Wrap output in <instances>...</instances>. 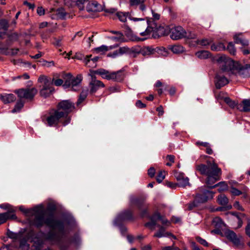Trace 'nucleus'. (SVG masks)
Masks as SVG:
<instances>
[{
	"instance_id": "f257e3e1",
	"label": "nucleus",
	"mask_w": 250,
	"mask_h": 250,
	"mask_svg": "<svg viewBox=\"0 0 250 250\" xmlns=\"http://www.w3.org/2000/svg\"><path fill=\"white\" fill-rule=\"evenodd\" d=\"M208 160L207 165L200 164L196 166V169L201 174L207 176L206 180V184L209 188H213L218 187V191L219 192L228 190V186L225 182H221L217 184L213 185L216 182L220 179L222 170L217 164L214 162V160Z\"/></svg>"
},
{
	"instance_id": "f03ea898",
	"label": "nucleus",
	"mask_w": 250,
	"mask_h": 250,
	"mask_svg": "<svg viewBox=\"0 0 250 250\" xmlns=\"http://www.w3.org/2000/svg\"><path fill=\"white\" fill-rule=\"evenodd\" d=\"M224 59V57H221L217 60L218 62H221L220 68L222 72L226 73L229 75H238L245 78L250 77V63L243 65L238 62L230 60L222 62Z\"/></svg>"
},
{
	"instance_id": "7ed1b4c3",
	"label": "nucleus",
	"mask_w": 250,
	"mask_h": 250,
	"mask_svg": "<svg viewBox=\"0 0 250 250\" xmlns=\"http://www.w3.org/2000/svg\"><path fill=\"white\" fill-rule=\"evenodd\" d=\"M35 218L33 224L37 228H40L45 224L49 228L55 229L58 227L61 231L64 229V223L61 220L56 219L53 213L50 214L46 218H44V211L35 208Z\"/></svg>"
},
{
	"instance_id": "20e7f679",
	"label": "nucleus",
	"mask_w": 250,
	"mask_h": 250,
	"mask_svg": "<svg viewBox=\"0 0 250 250\" xmlns=\"http://www.w3.org/2000/svg\"><path fill=\"white\" fill-rule=\"evenodd\" d=\"M94 74H98L104 79L112 80L115 82H120L125 78L124 70H120L115 72H110L105 69L101 68L93 71Z\"/></svg>"
},
{
	"instance_id": "39448f33",
	"label": "nucleus",
	"mask_w": 250,
	"mask_h": 250,
	"mask_svg": "<svg viewBox=\"0 0 250 250\" xmlns=\"http://www.w3.org/2000/svg\"><path fill=\"white\" fill-rule=\"evenodd\" d=\"M74 109V104L70 100H63L58 104L57 109L63 113V117H64L63 125L65 126L70 122L71 118L68 115L69 113L72 112Z\"/></svg>"
},
{
	"instance_id": "423d86ee",
	"label": "nucleus",
	"mask_w": 250,
	"mask_h": 250,
	"mask_svg": "<svg viewBox=\"0 0 250 250\" xmlns=\"http://www.w3.org/2000/svg\"><path fill=\"white\" fill-rule=\"evenodd\" d=\"M38 81L42 83V88L40 90L41 96L46 98L51 95L54 91V88L51 81L44 76H41Z\"/></svg>"
},
{
	"instance_id": "0eeeda50",
	"label": "nucleus",
	"mask_w": 250,
	"mask_h": 250,
	"mask_svg": "<svg viewBox=\"0 0 250 250\" xmlns=\"http://www.w3.org/2000/svg\"><path fill=\"white\" fill-rule=\"evenodd\" d=\"M62 77L64 80V83L63 86L64 88H67L71 86V89L76 91L77 89L75 87L78 86L83 80L82 75H78L76 77H73L70 73H64Z\"/></svg>"
},
{
	"instance_id": "6e6552de",
	"label": "nucleus",
	"mask_w": 250,
	"mask_h": 250,
	"mask_svg": "<svg viewBox=\"0 0 250 250\" xmlns=\"http://www.w3.org/2000/svg\"><path fill=\"white\" fill-rule=\"evenodd\" d=\"M146 198V196H142L139 198L131 197L130 199V203L132 205H135L140 210L142 217L148 216V206L145 204Z\"/></svg>"
},
{
	"instance_id": "1a4fd4ad",
	"label": "nucleus",
	"mask_w": 250,
	"mask_h": 250,
	"mask_svg": "<svg viewBox=\"0 0 250 250\" xmlns=\"http://www.w3.org/2000/svg\"><path fill=\"white\" fill-rule=\"evenodd\" d=\"M58 228L60 232H56L55 231L51 230L48 231L44 235V239L50 242L52 245H61L63 241V235L64 229L63 231H61Z\"/></svg>"
},
{
	"instance_id": "9d476101",
	"label": "nucleus",
	"mask_w": 250,
	"mask_h": 250,
	"mask_svg": "<svg viewBox=\"0 0 250 250\" xmlns=\"http://www.w3.org/2000/svg\"><path fill=\"white\" fill-rule=\"evenodd\" d=\"M46 121L48 125L50 126H55L59 122L63 124V122L64 121L63 113L58 111L57 109L54 110L52 112H50L46 119Z\"/></svg>"
},
{
	"instance_id": "9b49d317",
	"label": "nucleus",
	"mask_w": 250,
	"mask_h": 250,
	"mask_svg": "<svg viewBox=\"0 0 250 250\" xmlns=\"http://www.w3.org/2000/svg\"><path fill=\"white\" fill-rule=\"evenodd\" d=\"M95 70H90L89 75L91 77V80L88 84V90L90 94H95L100 88H103L105 86L104 83L101 81L96 79L93 71Z\"/></svg>"
},
{
	"instance_id": "f8f14e48",
	"label": "nucleus",
	"mask_w": 250,
	"mask_h": 250,
	"mask_svg": "<svg viewBox=\"0 0 250 250\" xmlns=\"http://www.w3.org/2000/svg\"><path fill=\"white\" fill-rule=\"evenodd\" d=\"M214 194V193L212 191L201 188H200L199 192L196 195L195 200L198 202L204 203L208 200L212 199Z\"/></svg>"
},
{
	"instance_id": "ddd939ff",
	"label": "nucleus",
	"mask_w": 250,
	"mask_h": 250,
	"mask_svg": "<svg viewBox=\"0 0 250 250\" xmlns=\"http://www.w3.org/2000/svg\"><path fill=\"white\" fill-rule=\"evenodd\" d=\"M134 219L132 211L130 209L125 210L120 213L114 220V223L119 225L126 221H132Z\"/></svg>"
},
{
	"instance_id": "4468645a",
	"label": "nucleus",
	"mask_w": 250,
	"mask_h": 250,
	"mask_svg": "<svg viewBox=\"0 0 250 250\" xmlns=\"http://www.w3.org/2000/svg\"><path fill=\"white\" fill-rule=\"evenodd\" d=\"M16 93L19 97L28 100H32L37 93V90L35 88L20 89L16 91Z\"/></svg>"
},
{
	"instance_id": "2eb2a0df",
	"label": "nucleus",
	"mask_w": 250,
	"mask_h": 250,
	"mask_svg": "<svg viewBox=\"0 0 250 250\" xmlns=\"http://www.w3.org/2000/svg\"><path fill=\"white\" fill-rule=\"evenodd\" d=\"M170 36L172 39L177 40L185 38L186 36V32L182 27L175 26L170 29Z\"/></svg>"
},
{
	"instance_id": "dca6fc26",
	"label": "nucleus",
	"mask_w": 250,
	"mask_h": 250,
	"mask_svg": "<svg viewBox=\"0 0 250 250\" xmlns=\"http://www.w3.org/2000/svg\"><path fill=\"white\" fill-rule=\"evenodd\" d=\"M226 235L227 238L235 245L238 246L241 245V239L242 238L241 236H237L234 232L230 230L227 231Z\"/></svg>"
},
{
	"instance_id": "f3484780",
	"label": "nucleus",
	"mask_w": 250,
	"mask_h": 250,
	"mask_svg": "<svg viewBox=\"0 0 250 250\" xmlns=\"http://www.w3.org/2000/svg\"><path fill=\"white\" fill-rule=\"evenodd\" d=\"M147 23L148 24V27L146 29V30L144 32L140 33V35L142 36H147V37L144 38H137L136 39V40L137 41H143L147 39L148 37L150 36V33L153 31V29L156 28V24L154 23V26L152 25L151 26H150V24L148 22V21H147Z\"/></svg>"
},
{
	"instance_id": "a211bd4d",
	"label": "nucleus",
	"mask_w": 250,
	"mask_h": 250,
	"mask_svg": "<svg viewBox=\"0 0 250 250\" xmlns=\"http://www.w3.org/2000/svg\"><path fill=\"white\" fill-rule=\"evenodd\" d=\"M229 83L228 80L224 76H221L219 73L216 74L215 77L216 87L220 89Z\"/></svg>"
},
{
	"instance_id": "6ab92c4d",
	"label": "nucleus",
	"mask_w": 250,
	"mask_h": 250,
	"mask_svg": "<svg viewBox=\"0 0 250 250\" xmlns=\"http://www.w3.org/2000/svg\"><path fill=\"white\" fill-rule=\"evenodd\" d=\"M16 216L13 210H9L7 212L0 213V225L5 223L8 219H16Z\"/></svg>"
},
{
	"instance_id": "aec40b11",
	"label": "nucleus",
	"mask_w": 250,
	"mask_h": 250,
	"mask_svg": "<svg viewBox=\"0 0 250 250\" xmlns=\"http://www.w3.org/2000/svg\"><path fill=\"white\" fill-rule=\"evenodd\" d=\"M129 50V48L127 47H120L118 50H115L113 52L109 53L107 54V56L115 58L124 54L127 53Z\"/></svg>"
},
{
	"instance_id": "412c9836",
	"label": "nucleus",
	"mask_w": 250,
	"mask_h": 250,
	"mask_svg": "<svg viewBox=\"0 0 250 250\" xmlns=\"http://www.w3.org/2000/svg\"><path fill=\"white\" fill-rule=\"evenodd\" d=\"M237 108L241 111L249 112L250 111V100H244L242 103L238 104Z\"/></svg>"
},
{
	"instance_id": "4be33fe9",
	"label": "nucleus",
	"mask_w": 250,
	"mask_h": 250,
	"mask_svg": "<svg viewBox=\"0 0 250 250\" xmlns=\"http://www.w3.org/2000/svg\"><path fill=\"white\" fill-rule=\"evenodd\" d=\"M234 42L237 44H240L243 46H248L249 42L245 39L241 33L235 35L233 37Z\"/></svg>"
},
{
	"instance_id": "5701e85b",
	"label": "nucleus",
	"mask_w": 250,
	"mask_h": 250,
	"mask_svg": "<svg viewBox=\"0 0 250 250\" xmlns=\"http://www.w3.org/2000/svg\"><path fill=\"white\" fill-rule=\"evenodd\" d=\"M9 27V22L5 19L0 20V37L5 34Z\"/></svg>"
},
{
	"instance_id": "b1692460",
	"label": "nucleus",
	"mask_w": 250,
	"mask_h": 250,
	"mask_svg": "<svg viewBox=\"0 0 250 250\" xmlns=\"http://www.w3.org/2000/svg\"><path fill=\"white\" fill-rule=\"evenodd\" d=\"M91 56H86L85 58V63L90 67H95L96 66V62L99 60L98 57H95L92 59H90Z\"/></svg>"
},
{
	"instance_id": "393cba45",
	"label": "nucleus",
	"mask_w": 250,
	"mask_h": 250,
	"mask_svg": "<svg viewBox=\"0 0 250 250\" xmlns=\"http://www.w3.org/2000/svg\"><path fill=\"white\" fill-rule=\"evenodd\" d=\"M155 52L154 49L150 46L141 47V54L144 56H149Z\"/></svg>"
},
{
	"instance_id": "a878e982",
	"label": "nucleus",
	"mask_w": 250,
	"mask_h": 250,
	"mask_svg": "<svg viewBox=\"0 0 250 250\" xmlns=\"http://www.w3.org/2000/svg\"><path fill=\"white\" fill-rule=\"evenodd\" d=\"M212 223L214 227L218 229H222L224 226L222 220L219 217L214 218Z\"/></svg>"
},
{
	"instance_id": "bb28decb",
	"label": "nucleus",
	"mask_w": 250,
	"mask_h": 250,
	"mask_svg": "<svg viewBox=\"0 0 250 250\" xmlns=\"http://www.w3.org/2000/svg\"><path fill=\"white\" fill-rule=\"evenodd\" d=\"M1 99L4 104H8L14 102L15 99V96L12 94H6L1 96Z\"/></svg>"
},
{
	"instance_id": "cd10ccee",
	"label": "nucleus",
	"mask_w": 250,
	"mask_h": 250,
	"mask_svg": "<svg viewBox=\"0 0 250 250\" xmlns=\"http://www.w3.org/2000/svg\"><path fill=\"white\" fill-rule=\"evenodd\" d=\"M88 92H89V91L87 88L84 89L82 90L80 95L79 98L77 102V105H79L80 104H81L86 99Z\"/></svg>"
},
{
	"instance_id": "c85d7f7f",
	"label": "nucleus",
	"mask_w": 250,
	"mask_h": 250,
	"mask_svg": "<svg viewBox=\"0 0 250 250\" xmlns=\"http://www.w3.org/2000/svg\"><path fill=\"white\" fill-rule=\"evenodd\" d=\"M211 50L214 51H220L226 50L225 45L222 42L213 44L211 45Z\"/></svg>"
},
{
	"instance_id": "c756f323",
	"label": "nucleus",
	"mask_w": 250,
	"mask_h": 250,
	"mask_svg": "<svg viewBox=\"0 0 250 250\" xmlns=\"http://www.w3.org/2000/svg\"><path fill=\"white\" fill-rule=\"evenodd\" d=\"M98 6L99 4L97 2L93 3L88 2L86 6V9L87 11L88 12H96L99 11L98 8Z\"/></svg>"
},
{
	"instance_id": "7c9ffc66",
	"label": "nucleus",
	"mask_w": 250,
	"mask_h": 250,
	"mask_svg": "<svg viewBox=\"0 0 250 250\" xmlns=\"http://www.w3.org/2000/svg\"><path fill=\"white\" fill-rule=\"evenodd\" d=\"M196 56L199 59H206L210 56V53L208 51L202 50L196 53Z\"/></svg>"
},
{
	"instance_id": "2f4dec72",
	"label": "nucleus",
	"mask_w": 250,
	"mask_h": 250,
	"mask_svg": "<svg viewBox=\"0 0 250 250\" xmlns=\"http://www.w3.org/2000/svg\"><path fill=\"white\" fill-rule=\"evenodd\" d=\"M117 47V45L107 46L106 45H103L100 47H98L95 49V50L98 53H104L108 50L111 49L113 48Z\"/></svg>"
},
{
	"instance_id": "473e14b6",
	"label": "nucleus",
	"mask_w": 250,
	"mask_h": 250,
	"mask_svg": "<svg viewBox=\"0 0 250 250\" xmlns=\"http://www.w3.org/2000/svg\"><path fill=\"white\" fill-rule=\"evenodd\" d=\"M127 53L131 54L133 57H136L138 55L141 54V47L139 46L133 47L129 49Z\"/></svg>"
},
{
	"instance_id": "72a5a7b5",
	"label": "nucleus",
	"mask_w": 250,
	"mask_h": 250,
	"mask_svg": "<svg viewBox=\"0 0 250 250\" xmlns=\"http://www.w3.org/2000/svg\"><path fill=\"white\" fill-rule=\"evenodd\" d=\"M170 49L172 52L175 54H179L184 51V48L180 45H174L171 46Z\"/></svg>"
},
{
	"instance_id": "f704fd0d",
	"label": "nucleus",
	"mask_w": 250,
	"mask_h": 250,
	"mask_svg": "<svg viewBox=\"0 0 250 250\" xmlns=\"http://www.w3.org/2000/svg\"><path fill=\"white\" fill-rule=\"evenodd\" d=\"M157 227L159 228V230L154 234V237L158 238L165 237L166 235L165 234V229L164 227L161 226L159 225H157Z\"/></svg>"
},
{
	"instance_id": "c9c22d12",
	"label": "nucleus",
	"mask_w": 250,
	"mask_h": 250,
	"mask_svg": "<svg viewBox=\"0 0 250 250\" xmlns=\"http://www.w3.org/2000/svg\"><path fill=\"white\" fill-rule=\"evenodd\" d=\"M218 201L219 204L225 206L228 204L229 200L225 195L221 194L218 197Z\"/></svg>"
},
{
	"instance_id": "e433bc0d",
	"label": "nucleus",
	"mask_w": 250,
	"mask_h": 250,
	"mask_svg": "<svg viewBox=\"0 0 250 250\" xmlns=\"http://www.w3.org/2000/svg\"><path fill=\"white\" fill-rule=\"evenodd\" d=\"M110 32L113 34L117 35V37H113L111 38L112 40L118 42L123 41L124 39V36L121 32L115 31H111Z\"/></svg>"
},
{
	"instance_id": "4c0bfd02",
	"label": "nucleus",
	"mask_w": 250,
	"mask_h": 250,
	"mask_svg": "<svg viewBox=\"0 0 250 250\" xmlns=\"http://www.w3.org/2000/svg\"><path fill=\"white\" fill-rule=\"evenodd\" d=\"M116 15L121 21L125 22L126 21L127 17L128 16V13L123 12H116Z\"/></svg>"
},
{
	"instance_id": "58836bf2",
	"label": "nucleus",
	"mask_w": 250,
	"mask_h": 250,
	"mask_svg": "<svg viewBox=\"0 0 250 250\" xmlns=\"http://www.w3.org/2000/svg\"><path fill=\"white\" fill-rule=\"evenodd\" d=\"M178 187H185L189 185V179L185 176L178 183Z\"/></svg>"
},
{
	"instance_id": "ea45409f",
	"label": "nucleus",
	"mask_w": 250,
	"mask_h": 250,
	"mask_svg": "<svg viewBox=\"0 0 250 250\" xmlns=\"http://www.w3.org/2000/svg\"><path fill=\"white\" fill-rule=\"evenodd\" d=\"M224 102L231 108H234L237 107V104L234 101L232 100L229 97H226L224 98Z\"/></svg>"
},
{
	"instance_id": "a19ab883",
	"label": "nucleus",
	"mask_w": 250,
	"mask_h": 250,
	"mask_svg": "<svg viewBox=\"0 0 250 250\" xmlns=\"http://www.w3.org/2000/svg\"><path fill=\"white\" fill-rule=\"evenodd\" d=\"M23 105L24 103L21 100L18 101L16 103L14 109L12 110V113L19 112L21 110V109L23 107Z\"/></svg>"
},
{
	"instance_id": "79ce46f5",
	"label": "nucleus",
	"mask_w": 250,
	"mask_h": 250,
	"mask_svg": "<svg viewBox=\"0 0 250 250\" xmlns=\"http://www.w3.org/2000/svg\"><path fill=\"white\" fill-rule=\"evenodd\" d=\"M227 50L230 53V54L234 55L236 53V49L234 44L232 42H229L228 43Z\"/></svg>"
},
{
	"instance_id": "37998d69",
	"label": "nucleus",
	"mask_w": 250,
	"mask_h": 250,
	"mask_svg": "<svg viewBox=\"0 0 250 250\" xmlns=\"http://www.w3.org/2000/svg\"><path fill=\"white\" fill-rule=\"evenodd\" d=\"M88 0H76V5L80 10H82L84 9V3L88 2Z\"/></svg>"
},
{
	"instance_id": "c03bdc74",
	"label": "nucleus",
	"mask_w": 250,
	"mask_h": 250,
	"mask_svg": "<svg viewBox=\"0 0 250 250\" xmlns=\"http://www.w3.org/2000/svg\"><path fill=\"white\" fill-rule=\"evenodd\" d=\"M211 42V41L210 40H208L207 39H203L202 40H197L196 41V43L198 44H200L203 46H206L208 44Z\"/></svg>"
},
{
	"instance_id": "a18cd8bd",
	"label": "nucleus",
	"mask_w": 250,
	"mask_h": 250,
	"mask_svg": "<svg viewBox=\"0 0 250 250\" xmlns=\"http://www.w3.org/2000/svg\"><path fill=\"white\" fill-rule=\"evenodd\" d=\"M165 178V171H160L156 176V180L158 183H160Z\"/></svg>"
},
{
	"instance_id": "49530a36",
	"label": "nucleus",
	"mask_w": 250,
	"mask_h": 250,
	"mask_svg": "<svg viewBox=\"0 0 250 250\" xmlns=\"http://www.w3.org/2000/svg\"><path fill=\"white\" fill-rule=\"evenodd\" d=\"M155 86L156 87L159 88L160 87H164V89L165 90H167L168 87H169V85H167L166 83H163L161 82H160V81H158L156 82V83H155Z\"/></svg>"
},
{
	"instance_id": "de8ad7c7",
	"label": "nucleus",
	"mask_w": 250,
	"mask_h": 250,
	"mask_svg": "<svg viewBox=\"0 0 250 250\" xmlns=\"http://www.w3.org/2000/svg\"><path fill=\"white\" fill-rule=\"evenodd\" d=\"M230 192L234 196H238L242 194V191L234 188L233 187H231Z\"/></svg>"
},
{
	"instance_id": "09e8293b",
	"label": "nucleus",
	"mask_w": 250,
	"mask_h": 250,
	"mask_svg": "<svg viewBox=\"0 0 250 250\" xmlns=\"http://www.w3.org/2000/svg\"><path fill=\"white\" fill-rule=\"evenodd\" d=\"M71 242L76 244L78 245L80 243L81 239L79 235L78 234H75L74 236L72 237L71 239Z\"/></svg>"
},
{
	"instance_id": "8fccbe9b",
	"label": "nucleus",
	"mask_w": 250,
	"mask_h": 250,
	"mask_svg": "<svg viewBox=\"0 0 250 250\" xmlns=\"http://www.w3.org/2000/svg\"><path fill=\"white\" fill-rule=\"evenodd\" d=\"M162 215L159 212H155L150 217L153 221L156 223L157 221H160Z\"/></svg>"
},
{
	"instance_id": "3c124183",
	"label": "nucleus",
	"mask_w": 250,
	"mask_h": 250,
	"mask_svg": "<svg viewBox=\"0 0 250 250\" xmlns=\"http://www.w3.org/2000/svg\"><path fill=\"white\" fill-rule=\"evenodd\" d=\"M53 39L54 40V42H52L53 45L58 47L62 46L61 42L62 40V37H59L58 39L54 38Z\"/></svg>"
},
{
	"instance_id": "603ef678",
	"label": "nucleus",
	"mask_w": 250,
	"mask_h": 250,
	"mask_svg": "<svg viewBox=\"0 0 250 250\" xmlns=\"http://www.w3.org/2000/svg\"><path fill=\"white\" fill-rule=\"evenodd\" d=\"M196 241L199 243L200 244L203 245L205 247L208 246V243L206 241V240L202 238L201 237L199 236H197L196 237Z\"/></svg>"
},
{
	"instance_id": "864d4df0",
	"label": "nucleus",
	"mask_w": 250,
	"mask_h": 250,
	"mask_svg": "<svg viewBox=\"0 0 250 250\" xmlns=\"http://www.w3.org/2000/svg\"><path fill=\"white\" fill-rule=\"evenodd\" d=\"M51 82L56 86H61L62 84L63 81L61 79H55L53 78Z\"/></svg>"
},
{
	"instance_id": "5fc2aeb1",
	"label": "nucleus",
	"mask_w": 250,
	"mask_h": 250,
	"mask_svg": "<svg viewBox=\"0 0 250 250\" xmlns=\"http://www.w3.org/2000/svg\"><path fill=\"white\" fill-rule=\"evenodd\" d=\"M174 176L178 181H180L185 176V174L183 173L175 172L174 173Z\"/></svg>"
},
{
	"instance_id": "6e6d98bb",
	"label": "nucleus",
	"mask_w": 250,
	"mask_h": 250,
	"mask_svg": "<svg viewBox=\"0 0 250 250\" xmlns=\"http://www.w3.org/2000/svg\"><path fill=\"white\" fill-rule=\"evenodd\" d=\"M145 0H130V4L131 6L138 5L140 3H144Z\"/></svg>"
},
{
	"instance_id": "4d7b16f0",
	"label": "nucleus",
	"mask_w": 250,
	"mask_h": 250,
	"mask_svg": "<svg viewBox=\"0 0 250 250\" xmlns=\"http://www.w3.org/2000/svg\"><path fill=\"white\" fill-rule=\"evenodd\" d=\"M166 185L169 188L175 189L176 188L177 186H178V183H174L171 182L167 181L166 183Z\"/></svg>"
},
{
	"instance_id": "13d9d810",
	"label": "nucleus",
	"mask_w": 250,
	"mask_h": 250,
	"mask_svg": "<svg viewBox=\"0 0 250 250\" xmlns=\"http://www.w3.org/2000/svg\"><path fill=\"white\" fill-rule=\"evenodd\" d=\"M151 221L149 222H147L145 224L146 227H148L150 228L151 229H153L155 226L157 225V224L154 222L153 220L150 218Z\"/></svg>"
},
{
	"instance_id": "bf43d9fd",
	"label": "nucleus",
	"mask_w": 250,
	"mask_h": 250,
	"mask_svg": "<svg viewBox=\"0 0 250 250\" xmlns=\"http://www.w3.org/2000/svg\"><path fill=\"white\" fill-rule=\"evenodd\" d=\"M135 105L139 108H143L146 107V104L143 103L141 100H137Z\"/></svg>"
},
{
	"instance_id": "052dcab7",
	"label": "nucleus",
	"mask_w": 250,
	"mask_h": 250,
	"mask_svg": "<svg viewBox=\"0 0 250 250\" xmlns=\"http://www.w3.org/2000/svg\"><path fill=\"white\" fill-rule=\"evenodd\" d=\"M148 175L150 177H153L155 175V169H154V168L152 167H151L150 168H149V169L148 170Z\"/></svg>"
},
{
	"instance_id": "680f3d73",
	"label": "nucleus",
	"mask_w": 250,
	"mask_h": 250,
	"mask_svg": "<svg viewBox=\"0 0 250 250\" xmlns=\"http://www.w3.org/2000/svg\"><path fill=\"white\" fill-rule=\"evenodd\" d=\"M232 214L236 216L237 219L238 220V227L237 228H240L242 226L243 222L242 220L240 219V218L237 215V214L236 213H232Z\"/></svg>"
},
{
	"instance_id": "e2e57ef3",
	"label": "nucleus",
	"mask_w": 250,
	"mask_h": 250,
	"mask_svg": "<svg viewBox=\"0 0 250 250\" xmlns=\"http://www.w3.org/2000/svg\"><path fill=\"white\" fill-rule=\"evenodd\" d=\"M37 12L40 16H42L44 14V9L42 7H39L37 9Z\"/></svg>"
},
{
	"instance_id": "0e129e2a",
	"label": "nucleus",
	"mask_w": 250,
	"mask_h": 250,
	"mask_svg": "<svg viewBox=\"0 0 250 250\" xmlns=\"http://www.w3.org/2000/svg\"><path fill=\"white\" fill-rule=\"evenodd\" d=\"M156 111L158 112V116H161L163 115L164 111L162 106H160L156 108Z\"/></svg>"
},
{
	"instance_id": "69168bd1",
	"label": "nucleus",
	"mask_w": 250,
	"mask_h": 250,
	"mask_svg": "<svg viewBox=\"0 0 250 250\" xmlns=\"http://www.w3.org/2000/svg\"><path fill=\"white\" fill-rule=\"evenodd\" d=\"M167 91H168L170 95L172 96L174 95L175 93L176 90L175 88L174 87H168V89L167 90Z\"/></svg>"
},
{
	"instance_id": "338daca9",
	"label": "nucleus",
	"mask_w": 250,
	"mask_h": 250,
	"mask_svg": "<svg viewBox=\"0 0 250 250\" xmlns=\"http://www.w3.org/2000/svg\"><path fill=\"white\" fill-rule=\"evenodd\" d=\"M196 35L193 33H189L188 34L186 32V36L185 38H187L188 39H195L196 38Z\"/></svg>"
},
{
	"instance_id": "774afa93",
	"label": "nucleus",
	"mask_w": 250,
	"mask_h": 250,
	"mask_svg": "<svg viewBox=\"0 0 250 250\" xmlns=\"http://www.w3.org/2000/svg\"><path fill=\"white\" fill-rule=\"evenodd\" d=\"M246 234L250 238V223H249L245 228Z\"/></svg>"
}]
</instances>
